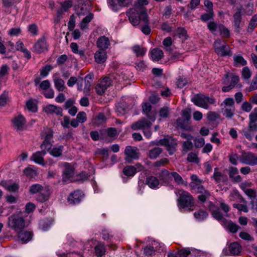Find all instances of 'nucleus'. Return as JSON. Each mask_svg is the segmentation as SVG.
<instances>
[{
    "label": "nucleus",
    "mask_w": 257,
    "mask_h": 257,
    "mask_svg": "<svg viewBox=\"0 0 257 257\" xmlns=\"http://www.w3.org/2000/svg\"><path fill=\"white\" fill-rule=\"evenodd\" d=\"M84 193L82 191L78 190L70 194L68 197V201L70 204H75L79 203L83 197Z\"/></svg>",
    "instance_id": "16"
},
{
    "label": "nucleus",
    "mask_w": 257,
    "mask_h": 257,
    "mask_svg": "<svg viewBox=\"0 0 257 257\" xmlns=\"http://www.w3.org/2000/svg\"><path fill=\"white\" fill-rule=\"evenodd\" d=\"M234 65L238 66L239 65L244 66L246 64V61L240 55H234L233 56Z\"/></svg>",
    "instance_id": "44"
},
{
    "label": "nucleus",
    "mask_w": 257,
    "mask_h": 257,
    "mask_svg": "<svg viewBox=\"0 0 257 257\" xmlns=\"http://www.w3.org/2000/svg\"><path fill=\"white\" fill-rule=\"evenodd\" d=\"M154 246L151 245H147L144 248V253L148 256H152L155 253Z\"/></svg>",
    "instance_id": "64"
},
{
    "label": "nucleus",
    "mask_w": 257,
    "mask_h": 257,
    "mask_svg": "<svg viewBox=\"0 0 257 257\" xmlns=\"http://www.w3.org/2000/svg\"><path fill=\"white\" fill-rule=\"evenodd\" d=\"M214 16V12L207 11V13L203 14L200 16V19L203 22H207L212 20Z\"/></svg>",
    "instance_id": "55"
},
{
    "label": "nucleus",
    "mask_w": 257,
    "mask_h": 257,
    "mask_svg": "<svg viewBox=\"0 0 257 257\" xmlns=\"http://www.w3.org/2000/svg\"><path fill=\"white\" fill-rule=\"evenodd\" d=\"M239 160L242 164L254 166L257 164V156L250 152L243 153L240 157Z\"/></svg>",
    "instance_id": "9"
},
{
    "label": "nucleus",
    "mask_w": 257,
    "mask_h": 257,
    "mask_svg": "<svg viewBox=\"0 0 257 257\" xmlns=\"http://www.w3.org/2000/svg\"><path fill=\"white\" fill-rule=\"evenodd\" d=\"M63 148V146L55 147L51 149L49 152L50 154L53 157H58L62 155Z\"/></svg>",
    "instance_id": "41"
},
{
    "label": "nucleus",
    "mask_w": 257,
    "mask_h": 257,
    "mask_svg": "<svg viewBox=\"0 0 257 257\" xmlns=\"http://www.w3.org/2000/svg\"><path fill=\"white\" fill-rule=\"evenodd\" d=\"M147 0H138L133 8L130 9L126 12L130 23L133 26H137L140 24V21L145 23L148 22V16L147 10L144 6L147 5Z\"/></svg>",
    "instance_id": "1"
},
{
    "label": "nucleus",
    "mask_w": 257,
    "mask_h": 257,
    "mask_svg": "<svg viewBox=\"0 0 257 257\" xmlns=\"http://www.w3.org/2000/svg\"><path fill=\"white\" fill-rule=\"evenodd\" d=\"M96 45L99 49L106 51L110 45L109 39L105 36L99 37L96 42Z\"/></svg>",
    "instance_id": "25"
},
{
    "label": "nucleus",
    "mask_w": 257,
    "mask_h": 257,
    "mask_svg": "<svg viewBox=\"0 0 257 257\" xmlns=\"http://www.w3.org/2000/svg\"><path fill=\"white\" fill-rule=\"evenodd\" d=\"M124 154L125 156L124 160L128 163H132L133 160H137L140 158V153L139 149L135 147H126Z\"/></svg>",
    "instance_id": "7"
},
{
    "label": "nucleus",
    "mask_w": 257,
    "mask_h": 257,
    "mask_svg": "<svg viewBox=\"0 0 257 257\" xmlns=\"http://www.w3.org/2000/svg\"><path fill=\"white\" fill-rule=\"evenodd\" d=\"M175 35L178 36L180 38L182 39H187V31L183 28H178L175 32Z\"/></svg>",
    "instance_id": "53"
},
{
    "label": "nucleus",
    "mask_w": 257,
    "mask_h": 257,
    "mask_svg": "<svg viewBox=\"0 0 257 257\" xmlns=\"http://www.w3.org/2000/svg\"><path fill=\"white\" fill-rule=\"evenodd\" d=\"M208 208L214 218L218 220H221L223 218V215L219 208L215 206L212 202H209Z\"/></svg>",
    "instance_id": "19"
},
{
    "label": "nucleus",
    "mask_w": 257,
    "mask_h": 257,
    "mask_svg": "<svg viewBox=\"0 0 257 257\" xmlns=\"http://www.w3.org/2000/svg\"><path fill=\"white\" fill-rule=\"evenodd\" d=\"M53 67L50 65H47L43 67L40 71L41 76L46 77L47 76L50 71L52 69Z\"/></svg>",
    "instance_id": "60"
},
{
    "label": "nucleus",
    "mask_w": 257,
    "mask_h": 257,
    "mask_svg": "<svg viewBox=\"0 0 257 257\" xmlns=\"http://www.w3.org/2000/svg\"><path fill=\"white\" fill-rule=\"evenodd\" d=\"M18 232L19 239L23 243L29 241L32 238V234L30 231H22V230Z\"/></svg>",
    "instance_id": "31"
},
{
    "label": "nucleus",
    "mask_w": 257,
    "mask_h": 257,
    "mask_svg": "<svg viewBox=\"0 0 257 257\" xmlns=\"http://www.w3.org/2000/svg\"><path fill=\"white\" fill-rule=\"evenodd\" d=\"M123 172L125 176H134L137 172L136 168L133 166H126L124 168Z\"/></svg>",
    "instance_id": "40"
},
{
    "label": "nucleus",
    "mask_w": 257,
    "mask_h": 257,
    "mask_svg": "<svg viewBox=\"0 0 257 257\" xmlns=\"http://www.w3.org/2000/svg\"><path fill=\"white\" fill-rule=\"evenodd\" d=\"M1 185L4 186L7 190L12 192H15L19 189V185L16 183L9 185L6 181H2Z\"/></svg>",
    "instance_id": "43"
},
{
    "label": "nucleus",
    "mask_w": 257,
    "mask_h": 257,
    "mask_svg": "<svg viewBox=\"0 0 257 257\" xmlns=\"http://www.w3.org/2000/svg\"><path fill=\"white\" fill-rule=\"evenodd\" d=\"M212 177L216 183L225 182L228 180L227 176L218 171V169L216 168L214 169V172Z\"/></svg>",
    "instance_id": "29"
},
{
    "label": "nucleus",
    "mask_w": 257,
    "mask_h": 257,
    "mask_svg": "<svg viewBox=\"0 0 257 257\" xmlns=\"http://www.w3.org/2000/svg\"><path fill=\"white\" fill-rule=\"evenodd\" d=\"M163 150L159 147H155L151 149L148 153V157L151 159H156L162 153Z\"/></svg>",
    "instance_id": "35"
},
{
    "label": "nucleus",
    "mask_w": 257,
    "mask_h": 257,
    "mask_svg": "<svg viewBox=\"0 0 257 257\" xmlns=\"http://www.w3.org/2000/svg\"><path fill=\"white\" fill-rule=\"evenodd\" d=\"M52 146V143L51 142L43 141L40 146L42 150L41 151H44L45 153L46 154L47 152H49L50 151Z\"/></svg>",
    "instance_id": "51"
},
{
    "label": "nucleus",
    "mask_w": 257,
    "mask_h": 257,
    "mask_svg": "<svg viewBox=\"0 0 257 257\" xmlns=\"http://www.w3.org/2000/svg\"><path fill=\"white\" fill-rule=\"evenodd\" d=\"M34 51L37 53L44 52L48 50V46L45 38L40 39L34 46Z\"/></svg>",
    "instance_id": "18"
},
{
    "label": "nucleus",
    "mask_w": 257,
    "mask_h": 257,
    "mask_svg": "<svg viewBox=\"0 0 257 257\" xmlns=\"http://www.w3.org/2000/svg\"><path fill=\"white\" fill-rule=\"evenodd\" d=\"M153 121L142 118L138 121L132 124L131 128L133 130H144L145 128H150L152 125Z\"/></svg>",
    "instance_id": "11"
},
{
    "label": "nucleus",
    "mask_w": 257,
    "mask_h": 257,
    "mask_svg": "<svg viewBox=\"0 0 257 257\" xmlns=\"http://www.w3.org/2000/svg\"><path fill=\"white\" fill-rule=\"evenodd\" d=\"M249 122L251 124H257V107H255L252 112L249 115Z\"/></svg>",
    "instance_id": "52"
},
{
    "label": "nucleus",
    "mask_w": 257,
    "mask_h": 257,
    "mask_svg": "<svg viewBox=\"0 0 257 257\" xmlns=\"http://www.w3.org/2000/svg\"><path fill=\"white\" fill-rule=\"evenodd\" d=\"M225 79H227L229 77H230L231 79V82L229 85H232L233 88L237 84L239 80V77L238 76L233 74H230V75H229L228 74H225ZM224 83H226V79H224Z\"/></svg>",
    "instance_id": "47"
},
{
    "label": "nucleus",
    "mask_w": 257,
    "mask_h": 257,
    "mask_svg": "<svg viewBox=\"0 0 257 257\" xmlns=\"http://www.w3.org/2000/svg\"><path fill=\"white\" fill-rule=\"evenodd\" d=\"M219 114L214 111H209L207 114V118L209 121H215L219 118Z\"/></svg>",
    "instance_id": "59"
},
{
    "label": "nucleus",
    "mask_w": 257,
    "mask_h": 257,
    "mask_svg": "<svg viewBox=\"0 0 257 257\" xmlns=\"http://www.w3.org/2000/svg\"><path fill=\"white\" fill-rule=\"evenodd\" d=\"M190 186L193 189L195 190L197 193H200L201 194L205 193L206 192H209L208 190L205 189L203 186L195 182H191L190 183Z\"/></svg>",
    "instance_id": "42"
},
{
    "label": "nucleus",
    "mask_w": 257,
    "mask_h": 257,
    "mask_svg": "<svg viewBox=\"0 0 257 257\" xmlns=\"http://www.w3.org/2000/svg\"><path fill=\"white\" fill-rule=\"evenodd\" d=\"M169 163V161L168 159L166 158H162L154 163L153 164V167L156 168L157 169H158V168L164 166L168 164Z\"/></svg>",
    "instance_id": "56"
},
{
    "label": "nucleus",
    "mask_w": 257,
    "mask_h": 257,
    "mask_svg": "<svg viewBox=\"0 0 257 257\" xmlns=\"http://www.w3.org/2000/svg\"><path fill=\"white\" fill-rule=\"evenodd\" d=\"M12 122L15 130L22 131L24 128L26 121L25 118L22 114H19L15 116L12 119Z\"/></svg>",
    "instance_id": "13"
},
{
    "label": "nucleus",
    "mask_w": 257,
    "mask_h": 257,
    "mask_svg": "<svg viewBox=\"0 0 257 257\" xmlns=\"http://www.w3.org/2000/svg\"><path fill=\"white\" fill-rule=\"evenodd\" d=\"M256 132L257 124L252 125L248 123L247 128L243 129L241 131V133L246 139L251 141Z\"/></svg>",
    "instance_id": "15"
},
{
    "label": "nucleus",
    "mask_w": 257,
    "mask_h": 257,
    "mask_svg": "<svg viewBox=\"0 0 257 257\" xmlns=\"http://www.w3.org/2000/svg\"><path fill=\"white\" fill-rule=\"evenodd\" d=\"M233 207L236 208L239 211H243L244 212H247L248 211L247 205L245 203L244 204L234 203L233 204Z\"/></svg>",
    "instance_id": "61"
},
{
    "label": "nucleus",
    "mask_w": 257,
    "mask_h": 257,
    "mask_svg": "<svg viewBox=\"0 0 257 257\" xmlns=\"http://www.w3.org/2000/svg\"><path fill=\"white\" fill-rule=\"evenodd\" d=\"M107 58V53L105 50L103 49H99L94 54V59L97 63L100 64L105 62Z\"/></svg>",
    "instance_id": "24"
},
{
    "label": "nucleus",
    "mask_w": 257,
    "mask_h": 257,
    "mask_svg": "<svg viewBox=\"0 0 257 257\" xmlns=\"http://www.w3.org/2000/svg\"><path fill=\"white\" fill-rule=\"evenodd\" d=\"M133 51L136 53L137 57L143 56L146 53L147 50L139 45H135L133 47Z\"/></svg>",
    "instance_id": "46"
},
{
    "label": "nucleus",
    "mask_w": 257,
    "mask_h": 257,
    "mask_svg": "<svg viewBox=\"0 0 257 257\" xmlns=\"http://www.w3.org/2000/svg\"><path fill=\"white\" fill-rule=\"evenodd\" d=\"M46 155L44 151H38L33 154L31 160L35 163L44 166L45 163L43 157Z\"/></svg>",
    "instance_id": "26"
},
{
    "label": "nucleus",
    "mask_w": 257,
    "mask_h": 257,
    "mask_svg": "<svg viewBox=\"0 0 257 257\" xmlns=\"http://www.w3.org/2000/svg\"><path fill=\"white\" fill-rule=\"evenodd\" d=\"M106 117L102 113H99L94 119V123L96 125L102 124L105 122Z\"/></svg>",
    "instance_id": "54"
},
{
    "label": "nucleus",
    "mask_w": 257,
    "mask_h": 257,
    "mask_svg": "<svg viewBox=\"0 0 257 257\" xmlns=\"http://www.w3.org/2000/svg\"><path fill=\"white\" fill-rule=\"evenodd\" d=\"M158 144L164 146L170 155L174 154L176 151L177 141L172 137L160 140Z\"/></svg>",
    "instance_id": "8"
},
{
    "label": "nucleus",
    "mask_w": 257,
    "mask_h": 257,
    "mask_svg": "<svg viewBox=\"0 0 257 257\" xmlns=\"http://www.w3.org/2000/svg\"><path fill=\"white\" fill-rule=\"evenodd\" d=\"M43 110L47 114H56L57 115H62V108L53 104H49L46 106L44 107Z\"/></svg>",
    "instance_id": "22"
},
{
    "label": "nucleus",
    "mask_w": 257,
    "mask_h": 257,
    "mask_svg": "<svg viewBox=\"0 0 257 257\" xmlns=\"http://www.w3.org/2000/svg\"><path fill=\"white\" fill-rule=\"evenodd\" d=\"M215 52L220 56H230L232 54L229 47L220 39H218L214 42Z\"/></svg>",
    "instance_id": "6"
},
{
    "label": "nucleus",
    "mask_w": 257,
    "mask_h": 257,
    "mask_svg": "<svg viewBox=\"0 0 257 257\" xmlns=\"http://www.w3.org/2000/svg\"><path fill=\"white\" fill-rule=\"evenodd\" d=\"M111 80L109 77H105L102 79L100 83L95 86L96 92L100 95H102L108 87L111 84Z\"/></svg>",
    "instance_id": "10"
},
{
    "label": "nucleus",
    "mask_w": 257,
    "mask_h": 257,
    "mask_svg": "<svg viewBox=\"0 0 257 257\" xmlns=\"http://www.w3.org/2000/svg\"><path fill=\"white\" fill-rule=\"evenodd\" d=\"M116 111L120 115H124L126 112V105L123 103L120 102L116 105Z\"/></svg>",
    "instance_id": "58"
},
{
    "label": "nucleus",
    "mask_w": 257,
    "mask_h": 257,
    "mask_svg": "<svg viewBox=\"0 0 257 257\" xmlns=\"http://www.w3.org/2000/svg\"><path fill=\"white\" fill-rule=\"evenodd\" d=\"M29 193L31 194L39 193L37 200L41 202H44L48 199L49 193L48 190L39 184H35L29 187Z\"/></svg>",
    "instance_id": "4"
},
{
    "label": "nucleus",
    "mask_w": 257,
    "mask_h": 257,
    "mask_svg": "<svg viewBox=\"0 0 257 257\" xmlns=\"http://www.w3.org/2000/svg\"><path fill=\"white\" fill-rule=\"evenodd\" d=\"M133 0H108V3L115 11H117L119 7H126L131 4Z\"/></svg>",
    "instance_id": "20"
},
{
    "label": "nucleus",
    "mask_w": 257,
    "mask_h": 257,
    "mask_svg": "<svg viewBox=\"0 0 257 257\" xmlns=\"http://www.w3.org/2000/svg\"><path fill=\"white\" fill-rule=\"evenodd\" d=\"M228 250L231 255H236L239 254L241 252L242 247L237 242H234L229 245Z\"/></svg>",
    "instance_id": "28"
},
{
    "label": "nucleus",
    "mask_w": 257,
    "mask_h": 257,
    "mask_svg": "<svg viewBox=\"0 0 257 257\" xmlns=\"http://www.w3.org/2000/svg\"><path fill=\"white\" fill-rule=\"evenodd\" d=\"M41 137L44 141L51 142L53 138V131L50 128H45L41 133Z\"/></svg>",
    "instance_id": "32"
},
{
    "label": "nucleus",
    "mask_w": 257,
    "mask_h": 257,
    "mask_svg": "<svg viewBox=\"0 0 257 257\" xmlns=\"http://www.w3.org/2000/svg\"><path fill=\"white\" fill-rule=\"evenodd\" d=\"M223 115L227 118H230L233 115L235 110L234 107H224Z\"/></svg>",
    "instance_id": "49"
},
{
    "label": "nucleus",
    "mask_w": 257,
    "mask_h": 257,
    "mask_svg": "<svg viewBox=\"0 0 257 257\" xmlns=\"http://www.w3.org/2000/svg\"><path fill=\"white\" fill-rule=\"evenodd\" d=\"M187 83L188 80L184 76H179L177 78L176 85L179 88H183Z\"/></svg>",
    "instance_id": "45"
},
{
    "label": "nucleus",
    "mask_w": 257,
    "mask_h": 257,
    "mask_svg": "<svg viewBox=\"0 0 257 257\" xmlns=\"http://www.w3.org/2000/svg\"><path fill=\"white\" fill-rule=\"evenodd\" d=\"M192 101L195 105L205 109L208 108V104H213L215 99L203 94H198L192 98Z\"/></svg>",
    "instance_id": "5"
},
{
    "label": "nucleus",
    "mask_w": 257,
    "mask_h": 257,
    "mask_svg": "<svg viewBox=\"0 0 257 257\" xmlns=\"http://www.w3.org/2000/svg\"><path fill=\"white\" fill-rule=\"evenodd\" d=\"M145 183L152 189L159 188L160 181L158 178L154 176H147L146 178Z\"/></svg>",
    "instance_id": "23"
},
{
    "label": "nucleus",
    "mask_w": 257,
    "mask_h": 257,
    "mask_svg": "<svg viewBox=\"0 0 257 257\" xmlns=\"http://www.w3.org/2000/svg\"><path fill=\"white\" fill-rule=\"evenodd\" d=\"M221 105L224 107H234V101L232 98H227L224 100Z\"/></svg>",
    "instance_id": "63"
},
{
    "label": "nucleus",
    "mask_w": 257,
    "mask_h": 257,
    "mask_svg": "<svg viewBox=\"0 0 257 257\" xmlns=\"http://www.w3.org/2000/svg\"><path fill=\"white\" fill-rule=\"evenodd\" d=\"M173 177L175 181L178 184H182L183 183V180L182 177L179 175L177 172H171V177Z\"/></svg>",
    "instance_id": "62"
},
{
    "label": "nucleus",
    "mask_w": 257,
    "mask_h": 257,
    "mask_svg": "<svg viewBox=\"0 0 257 257\" xmlns=\"http://www.w3.org/2000/svg\"><path fill=\"white\" fill-rule=\"evenodd\" d=\"M179 196L177 201L180 208H191L194 206V202L191 195L187 191L179 190L177 193Z\"/></svg>",
    "instance_id": "3"
},
{
    "label": "nucleus",
    "mask_w": 257,
    "mask_h": 257,
    "mask_svg": "<svg viewBox=\"0 0 257 257\" xmlns=\"http://www.w3.org/2000/svg\"><path fill=\"white\" fill-rule=\"evenodd\" d=\"M95 253L97 257H102L105 254L106 248L102 242H98L94 247Z\"/></svg>",
    "instance_id": "34"
},
{
    "label": "nucleus",
    "mask_w": 257,
    "mask_h": 257,
    "mask_svg": "<svg viewBox=\"0 0 257 257\" xmlns=\"http://www.w3.org/2000/svg\"><path fill=\"white\" fill-rule=\"evenodd\" d=\"M208 215V213L202 209H200L198 211L194 213L195 218L199 221L204 220L207 217Z\"/></svg>",
    "instance_id": "39"
},
{
    "label": "nucleus",
    "mask_w": 257,
    "mask_h": 257,
    "mask_svg": "<svg viewBox=\"0 0 257 257\" xmlns=\"http://www.w3.org/2000/svg\"><path fill=\"white\" fill-rule=\"evenodd\" d=\"M177 127L182 130L192 131L193 130L192 126L189 124V122L186 121L185 120L179 117L176 120Z\"/></svg>",
    "instance_id": "30"
},
{
    "label": "nucleus",
    "mask_w": 257,
    "mask_h": 257,
    "mask_svg": "<svg viewBox=\"0 0 257 257\" xmlns=\"http://www.w3.org/2000/svg\"><path fill=\"white\" fill-rule=\"evenodd\" d=\"M171 172L170 173L166 169H162L161 172L158 174V178L161 181L166 182H168L171 178Z\"/></svg>",
    "instance_id": "38"
},
{
    "label": "nucleus",
    "mask_w": 257,
    "mask_h": 257,
    "mask_svg": "<svg viewBox=\"0 0 257 257\" xmlns=\"http://www.w3.org/2000/svg\"><path fill=\"white\" fill-rule=\"evenodd\" d=\"M151 55L153 61H158L163 58L164 53L162 50L159 48H155L152 50Z\"/></svg>",
    "instance_id": "33"
},
{
    "label": "nucleus",
    "mask_w": 257,
    "mask_h": 257,
    "mask_svg": "<svg viewBox=\"0 0 257 257\" xmlns=\"http://www.w3.org/2000/svg\"><path fill=\"white\" fill-rule=\"evenodd\" d=\"M187 161L189 162L199 163V159L197 157V155L193 152H191L188 154L187 157Z\"/></svg>",
    "instance_id": "57"
},
{
    "label": "nucleus",
    "mask_w": 257,
    "mask_h": 257,
    "mask_svg": "<svg viewBox=\"0 0 257 257\" xmlns=\"http://www.w3.org/2000/svg\"><path fill=\"white\" fill-rule=\"evenodd\" d=\"M223 222L225 227L232 233L236 232L239 227L230 220H224Z\"/></svg>",
    "instance_id": "37"
},
{
    "label": "nucleus",
    "mask_w": 257,
    "mask_h": 257,
    "mask_svg": "<svg viewBox=\"0 0 257 257\" xmlns=\"http://www.w3.org/2000/svg\"><path fill=\"white\" fill-rule=\"evenodd\" d=\"M64 168L63 171V179L65 181L72 178L74 175V169L71 165L68 163H64L63 164Z\"/></svg>",
    "instance_id": "21"
},
{
    "label": "nucleus",
    "mask_w": 257,
    "mask_h": 257,
    "mask_svg": "<svg viewBox=\"0 0 257 257\" xmlns=\"http://www.w3.org/2000/svg\"><path fill=\"white\" fill-rule=\"evenodd\" d=\"M8 227L16 232H20L27 227V222L19 214H14L9 217L7 223Z\"/></svg>",
    "instance_id": "2"
},
{
    "label": "nucleus",
    "mask_w": 257,
    "mask_h": 257,
    "mask_svg": "<svg viewBox=\"0 0 257 257\" xmlns=\"http://www.w3.org/2000/svg\"><path fill=\"white\" fill-rule=\"evenodd\" d=\"M23 173L26 176L31 178L35 177L37 175V171L31 167L25 168Z\"/></svg>",
    "instance_id": "48"
},
{
    "label": "nucleus",
    "mask_w": 257,
    "mask_h": 257,
    "mask_svg": "<svg viewBox=\"0 0 257 257\" xmlns=\"http://www.w3.org/2000/svg\"><path fill=\"white\" fill-rule=\"evenodd\" d=\"M54 83L55 88L58 91H63L66 88L64 81L60 78H54Z\"/></svg>",
    "instance_id": "36"
},
{
    "label": "nucleus",
    "mask_w": 257,
    "mask_h": 257,
    "mask_svg": "<svg viewBox=\"0 0 257 257\" xmlns=\"http://www.w3.org/2000/svg\"><path fill=\"white\" fill-rule=\"evenodd\" d=\"M241 8H237L236 12L233 16V27L234 31L236 33H239L241 29Z\"/></svg>",
    "instance_id": "14"
},
{
    "label": "nucleus",
    "mask_w": 257,
    "mask_h": 257,
    "mask_svg": "<svg viewBox=\"0 0 257 257\" xmlns=\"http://www.w3.org/2000/svg\"><path fill=\"white\" fill-rule=\"evenodd\" d=\"M93 77V74H89L85 77V84L83 91L85 94L86 95H89L91 88V84Z\"/></svg>",
    "instance_id": "27"
},
{
    "label": "nucleus",
    "mask_w": 257,
    "mask_h": 257,
    "mask_svg": "<svg viewBox=\"0 0 257 257\" xmlns=\"http://www.w3.org/2000/svg\"><path fill=\"white\" fill-rule=\"evenodd\" d=\"M143 113H144L148 119L154 121L156 120V112L152 110V106L149 102H144L142 105Z\"/></svg>",
    "instance_id": "12"
},
{
    "label": "nucleus",
    "mask_w": 257,
    "mask_h": 257,
    "mask_svg": "<svg viewBox=\"0 0 257 257\" xmlns=\"http://www.w3.org/2000/svg\"><path fill=\"white\" fill-rule=\"evenodd\" d=\"M229 177L234 183L240 182L242 180L241 176L238 174V169L236 167H230L228 170Z\"/></svg>",
    "instance_id": "17"
},
{
    "label": "nucleus",
    "mask_w": 257,
    "mask_h": 257,
    "mask_svg": "<svg viewBox=\"0 0 257 257\" xmlns=\"http://www.w3.org/2000/svg\"><path fill=\"white\" fill-rule=\"evenodd\" d=\"M19 2L18 0H2L3 6L5 8L15 7Z\"/></svg>",
    "instance_id": "50"
}]
</instances>
